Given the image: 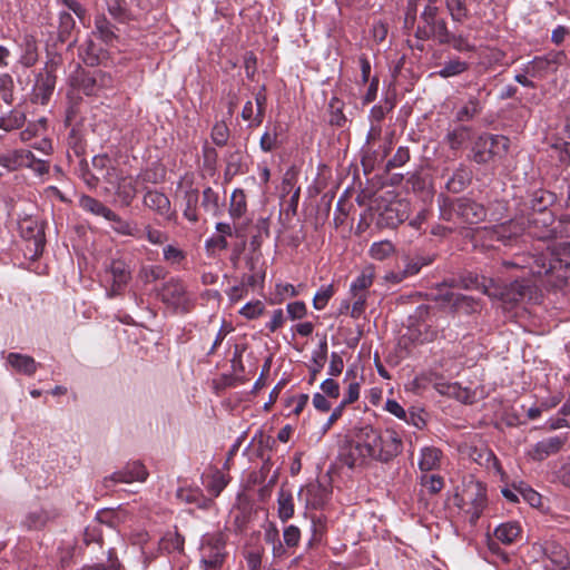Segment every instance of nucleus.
<instances>
[{
    "label": "nucleus",
    "instance_id": "1",
    "mask_svg": "<svg viewBox=\"0 0 570 570\" xmlns=\"http://www.w3.org/2000/svg\"><path fill=\"white\" fill-rule=\"evenodd\" d=\"M356 429L371 462L389 463L402 452L403 442L396 431L392 429L380 431L372 425Z\"/></svg>",
    "mask_w": 570,
    "mask_h": 570
},
{
    "label": "nucleus",
    "instance_id": "2",
    "mask_svg": "<svg viewBox=\"0 0 570 570\" xmlns=\"http://www.w3.org/2000/svg\"><path fill=\"white\" fill-rule=\"evenodd\" d=\"M453 503L462 511L469 523L475 525L488 507L485 485L472 478L463 481L462 487L458 488L453 495Z\"/></svg>",
    "mask_w": 570,
    "mask_h": 570
},
{
    "label": "nucleus",
    "instance_id": "3",
    "mask_svg": "<svg viewBox=\"0 0 570 570\" xmlns=\"http://www.w3.org/2000/svg\"><path fill=\"white\" fill-rule=\"evenodd\" d=\"M487 214L483 204L466 196L446 200L441 207V217L448 222L479 224L485 219Z\"/></svg>",
    "mask_w": 570,
    "mask_h": 570
},
{
    "label": "nucleus",
    "instance_id": "4",
    "mask_svg": "<svg viewBox=\"0 0 570 570\" xmlns=\"http://www.w3.org/2000/svg\"><path fill=\"white\" fill-rule=\"evenodd\" d=\"M228 535L216 530L203 534L199 546V564L203 570H222L226 558Z\"/></svg>",
    "mask_w": 570,
    "mask_h": 570
},
{
    "label": "nucleus",
    "instance_id": "5",
    "mask_svg": "<svg viewBox=\"0 0 570 570\" xmlns=\"http://www.w3.org/2000/svg\"><path fill=\"white\" fill-rule=\"evenodd\" d=\"M510 146V140L502 135L482 134L473 142L470 159L479 165H485L495 158L503 157Z\"/></svg>",
    "mask_w": 570,
    "mask_h": 570
},
{
    "label": "nucleus",
    "instance_id": "6",
    "mask_svg": "<svg viewBox=\"0 0 570 570\" xmlns=\"http://www.w3.org/2000/svg\"><path fill=\"white\" fill-rule=\"evenodd\" d=\"M422 24L415 30V38L419 40L434 39L438 41H445L448 37V22L440 16V8L438 6H425L420 16Z\"/></svg>",
    "mask_w": 570,
    "mask_h": 570
},
{
    "label": "nucleus",
    "instance_id": "7",
    "mask_svg": "<svg viewBox=\"0 0 570 570\" xmlns=\"http://www.w3.org/2000/svg\"><path fill=\"white\" fill-rule=\"evenodd\" d=\"M70 86L83 92L86 96H97L101 90L114 87V79L110 73L96 70L86 71L78 66L75 75L69 79Z\"/></svg>",
    "mask_w": 570,
    "mask_h": 570
},
{
    "label": "nucleus",
    "instance_id": "8",
    "mask_svg": "<svg viewBox=\"0 0 570 570\" xmlns=\"http://www.w3.org/2000/svg\"><path fill=\"white\" fill-rule=\"evenodd\" d=\"M338 461L350 469H365L370 466L371 461L366 454V449L363 448L360 433L355 428L351 439H346L340 445Z\"/></svg>",
    "mask_w": 570,
    "mask_h": 570
},
{
    "label": "nucleus",
    "instance_id": "9",
    "mask_svg": "<svg viewBox=\"0 0 570 570\" xmlns=\"http://www.w3.org/2000/svg\"><path fill=\"white\" fill-rule=\"evenodd\" d=\"M158 295L161 302L174 311L183 313L189 311L190 299L187 295L186 286L180 279L170 278L163 285Z\"/></svg>",
    "mask_w": 570,
    "mask_h": 570
},
{
    "label": "nucleus",
    "instance_id": "10",
    "mask_svg": "<svg viewBox=\"0 0 570 570\" xmlns=\"http://www.w3.org/2000/svg\"><path fill=\"white\" fill-rule=\"evenodd\" d=\"M0 165L13 171L22 167H31L39 174L48 170L45 161L37 160L30 150L16 149L0 155Z\"/></svg>",
    "mask_w": 570,
    "mask_h": 570
},
{
    "label": "nucleus",
    "instance_id": "11",
    "mask_svg": "<svg viewBox=\"0 0 570 570\" xmlns=\"http://www.w3.org/2000/svg\"><path fill=\"white\" fill-rule=\"evenodd\" d=\"M410 204L405 200H395L387 204L376 217L380 228H396L409 218Z\"/></svg>",
    "mask_w": 570,
    "mask_h": 570
},
{
    "label": "nucleus",
    "instance_id": "12",
    "mask_svg": "<svg viewBox=\"0 0 570 570\" xmlns=\"http://www.w3.org/2000/svg\"><path fill=\"white\" fill-rule=\"evenodd\" d=\"M19 230L22 238L29 242L30 250L33 256H38L43 252L46 238L43 224L32 217H24L19 222Z\"/></svg>",
    "mask_w": 570,
    "mask_h": 570
},
{
    "label": "nucleus",
    "instance_id": "13",
    "mask_svg": "<svg viewBox=\"0 0 570 570\" xmlns=\"http://www.w3.org/2000/svg\"><path fill=\"white\" fill-rule=\"evenodd\" d=\"M532 552L546 557L551 562V570H564L570 564L567 550L552 540L534 543Z\"/></svg>",
    "mask_w": 570,
    "mask_h": 570
},
{
    "label": "nucleus",
    "instance_id": "14",
    "mask_svg": "<svg viewBox=\"0 0 570 570\" xmlns=\"http://www.w3.org/2000/svg\"><path fill=\"white\" fill-rule=\"evenodd\" d=\"M444 285L450 287H461L463 289H478L482 292L484 295L490 297H497V294H493L492 288L495 287V282L492 278H488L485 276H479L473 273H468L460 276L458 279L445 281Z\"/></svg>",
    "mask_w": 570,
    "mask_h": 570
},
{
    "label": "nucleus",
    "instance_id": "15",
    "mask_svg": "<svg viewBox=\"0 0 570 570\" xmlns=\"http://www.w3.org/2000/svg\"><path fill=\"white\" fill-rule=\"evenodd\" d=\"M148 476V471L145 465L135 461L128 463L122 470L112 473L104 479L105 488H111L117 483H131L134 481L144 482Z\"/></svg>",
    "mask_w": 570,
    "mask_h": 570
},
{
    "label": "nucleus",
    "instance_id": "16",
    "mask_svg": "<svg viewBox=\"0 0 570 570\" xmlns=\"http://www.w3.org/2000/svg\"><path fill=\"white\" fill-rule=\"evenodd\" d=\"M111 275V285L107 292L108 297H115L120 295L129 281L131 279V272L128 265L120 259H114L108 268Z\"/></svg>",
    "mask_w": 570,
    "mask_h": 570
},
{
    "label": "nucleus",
    "instance_id": "17",
    "mask_svg": "<svg viewBox=\"0 0 570 570\" xmlns=\"http://www.w3.org/2000/svg\"><path fill=\"white\" fill-rule=\"evenodd\" d=\"M547 250V255L542 254L540 257L535 259V264L538 267L535 273L539 275L549 274L557 268V265H561V255L570 256V242L563 243L559 246H554L553 248L548 247Z\"/></svg>",
    "mask_w": 570,
    "mask_h": 570
},
{
    "label": "nucleus",
    "instance_id": "18",
    "mask_svg": "<svg viewBox=\"0 0 570 570\" xmlns=\"http://www.w3.org/2000/svg\"><path fill=\"white\" fill-rule=\"evenodd\" d=\"M567 442L566 436L554 435L537 442L531 450L529 456L534 461H543L547 458L559 453Z\"/></svg>",
    "mask_w": 570,
    "mask_h": 570
},
{
    "label": "nucleus",
    "instance_id": "19",
    "mask_svg": "<svg viewBox=\"0 0 570 570\" xmlns=\"http://www.w3.org/2000/svg\"><path fill=\"white\" fill-rule=\"evenodd\" d=\"M562 58V52L535 57L527 65L524 71L533 78H544L549 72H554L557 70L556 66L561 63Z\"/></svg>",
    "mask_w": 570,
    "mask_h": 570
},
{
    "label": "nucleus",
    "instance_id": "20",
    "mask_svg": "<svg viewBox=\"0 0 570 570\" xmlns=\"http://www.w3.org/2000/svg\"><path fill=\"white\" fill-rule=\"evenodd\" d=\"M144 205L167 220L176 219V212L171 209L169 198L158 190H148L144 196Z\"/></svg>",
    "mask_w": 570,
    "mask_h": 570
},
{
    "label": "nucleus",
    "instance_id": "21",
    "mask_svg": "<svg viewBox=\"0 0 570 570\" xmlns=\"http://www.w3.org/2000/svg\"><path fill=\"white\" fill-rule=\"evenodd\" d=\"M493 288V294H497V297L500 296L503 301L511 303L520 302L532 294L531 284L523 279L513 281L504 288H500L497 285Z\"/></svg>",
    "mask_w": 570,
    "mask_h": 570
},
{
    "label": "nucleus",
    "instance_id": "22",
    "mask_svg": "<svg viewBox=\"0 0 570 570\" xmlns=\"http://www.w3.org/2000/svg\"><path fill=\"white\" fill-rule=\"evenodd\" d=\"M554 202V195L548 190L539 189L535 190L530 200V207L533 214L541 216V222L548 226L552 225L553 216L548 212V207Z\"/></svg>",
    "mask_w": 570,
    "mask_h": 570
},
{
    "label": "nucleus",
    "instance_id": "23",
    "mask_svg": "<svg viewBox=\"0 0 570 570\" xmlns=\"http://www.w3.org/2000/svg\"><path fill=\"white\" fill-rule=\"evenodd\" d=\"M56 82L57 75H49L40 71L36 76V82L32 90L33 100L41 105L48 104L55 91Z\"/></svg>",
    "mask_w": 570,
    "mask_h": 570
},
{
    "label": "nucleus",
    "instance_id": "24",
    "mask_svg": "<svg viewBox=\"0 0 570 570\" xmlns=\"http://www.w3.org/2000/svg\"><path fill=\"white\" fill-rule=\"evenodd\" d=\"M78 55L90 67L99 66L107 59V52L90 38L79 46Z\"/></svg>",
    "mask_w": 570,
    "mask_h": 570
},
{
    "label": "nucleus",
    "instance_id": "25",
    "mask_svg": "<svg viewBox=\"0 0 570 570\" xmlns=\"http://www.w3.org/2000/svg\"><path fill=\"white\" fill-rule=\"evenodd\" d=\"M299 497H304L305 504L312 509H318L325 504L328 499V491L320 483H309L301 489Z\"/></svg>",
    "mask_w": 570,
    "mask_h": 570
},
{
    "label": "nucleus",
    "instance_id": "26",
    "mask_svg": "<svg viewBox=\"0 0 570 570\" xmlns=\"http://www.w3.org/2000/svg\"><path fill=\"white\" fill-rule=\"evenodd\" d=\"M403 261V272L406 275V277H413L417 275L421 269L425 266H429L433 264L435 261L434 254H413V255H405L402 258Z\"/></svg>",
    "mask_w": 570,
    "mask_h": 570
},
{
    "label": "nucleus",
    "instance_id": "27",
    "mask_svg": "<svg viewBox=\"0 0 570 570\" xmlns=\"http://www.w3.org/2000/svg\"><path fill=\"white\" fill-rule=\"evenodd\" d=\"M21 53L18 62L24 67L30 68L38 61V43L33 36L24 35L19 45Z\"/></svg>",
    "mask_w": 570,
    "mask_h": 570
},
{
    "label": "nucleus",
    "instance_id": "28",
    "mask_svg": "<svg viewBox=\"0 0 570 570\" xmlns=\"http://www.w3.org/2000/svg\"><path fill=\"white\" fill-rule=\"evenodd\" d=\"M199 191L197 188L189 186L183 195L181 206L184 217L195 224L199 220L198 214Z\"/></svg>",
    "mask_w": 570,
    "mask_h": 570
},
{
    "label": "nucleus",
    "instance_id": "29",
    "mask_svg": "<svg viewBox=\"0 0 570 570\" xmlns=\"http://www.w3.org/2000/svg\"><path fill=\"white\" fill-rule=\"evenodd\" d=\"M521 227L513 220H510L504 224L495 225L492 227L483 228V232L488 235L491 240H498L502 243H507L512 237H515L521 232Z\"/></svg>",
    "mask_w": 570,
    "mask_h": 570
},
{
    "label": "nucleus",
    "instance_id": "30",
    "mask_svg": "<svg viewBox=\"0 0 570 570\" xmlns=\"http://www.w3.org/2000/svg\"><path fill=\"white\" fill-rule=\"evenodd\" d=\"M375 278V267L370 264L362 268L360 275L352 282L350 287L351 295H365L368 297V288Z\"/></svg>",
    "mask_w": 570,
    "mask_h": 570
},
{
    "label": "nucleus",
    "instance_id": "31",
    "mask_svg": "<svg viewBox=\"0 0 570 570\" xmlns=\"http://www.w3.org/2000/svg\"><path fill=\"white\" fill-rule=\"evenodd\" d=\"M446 299L451 302V306L454 311L462 312L468 315L480 313L482 309L481 301L472 296L452 293L448 295Z\"/></svg>",
    "mask_w": 570,
    "mask_h": 570
},
{
    "label": "nucleus",
    "instance_id": "32",
    "mask_svg": "<svg viewBox=\"0 0 570 570\" xmlns=\"http://www.w3.org/2000/svg\"><path fill=\"white\" fill-rule=\"evenodd\" d=\"M472 170L465 166L460 165L446 181V188L449 191L458 194L464 190L472 181Z\"/></svg>",
    "mask_w": 570,
    "mask_h": 570
},
{
    "label": "nucleus",
    "instance_id": "33",
    "mask_svg": "<svg viewBox=\"0 0 570 570\" xmlns=\"http://www.w3.org/2000/svg\"><path fill=\"white\" fill-rule=\"evenodd\" d=\"M7 362L17 372L28 376H32L38 368V363L33 357L20 353H9Z\"/></svg>",
    "mask_w": 570,
    "mask_h": 570
},
{
    "label": "nucleus",
    "instance_id": "34",
    "mask_svg": "<svg viewBox=\"0 0 570 570\" xmlns=\"http://www.w3.org/2000/svg\"><path fill=\"white\" fill-rule=\"evenodd\" d=\"M442 451L435 446H425L421 450L419 468L421 472H431L439 469Z\"/></svg>",
    "mask_w": 570,
    "mask_h": 570
},
{
    "label": "nucleus",
    "instance_id": "35",
    "mask_svg": "<svg viewBox=\"0 0 570 570\" xmlns=\"http://www.w3.org/2000/svg\"><path fill=\"white\" fill-rule=\"evenodd\" d=\"M436 390L439 393L456 399L463 403H470L472 400V393L469 389L462 387L459 383H438Z\"/></svg>",
    "mask_w": 570,
    "mask_h": 570
},
{
    "label": "nucleus",
    "instance_id": "36",
    "mask_svg": "<svg viewBox=\"0 0 570 570\" xmlns=\"http://www.w3.org/2000/svg\"><path fill=\"white\" fill-rule=\"evenodd\" d=\"M521 534V527L517 521H508L498 525L494 537L503 544L513 543Z\"/></svg>",
    "mask_w": 570,
    "mask_h": 570
},
{
    "label": "nucleus",
    "instance_id": "37",
    "mask_svg": "<svg viewBox=\"0 0 570 570\" xmlns=\"http://www.w3.org/2000/svg\"><path fill=\"white\" fill-rule=\"evenodd\" d=\"M528 228L531 236L541 240L552 239L556 236V232L551 228V225L546 226L541 222V216L538 214H532L528 218Z\"/></svg>",
    "mask_w": 570,
    "mask_h": 570
},
{
    "label": "nucleus",
    "instance_id": "38",
    "mask_svg": "<svg viewBox=\"0 0 570 570\" xmlns=\"http://www.w3.org/2000/svg\"><path fill=\"white\" fill-rule=\"evenodd\" d=\"M445 41H440L439 45H450L458 52H474L476 47L472 43L468 36L459 32L448 31Z\"/></svg>",
    "mask_w": 570,
    "mask_h": 570
},
{
    "label": "nucleus",
    "instance_id": "39",
    "mask_svg": "<svg viewBox=\"0 0 570 570\" xmlns=\"http://www.w3.org/2000/svg\"><path fill=\"white\" fill-rule=\"evenodd\" d=\"M115 195L122 206L128 207L137 195V179L132 176H126L120 187L116 189Z\"/></svg>",
    "mask_w": 570,
    "mask_h": 570
},
{
    "label": "nucleus",
    "instance_id": "40",
    "mask_svg": "<svg viewBox=\"0 0 570 570\" xmlns=\"http://www.w3.org/2000/svg\"><path fill=\"white\" fill-rule=\"evenodd\" d=\"M95 30L99 38L107 45L112 43V41L118 38L116 35V26L112 24L105 14L96 16Z\"/></svg>",
    "mask_w": 570,
    "mask_h": 570
},
{
    "label": "nucleus",
    "instance_id": "41",
    "mask_svg": "<svg viewBox=\"0 0 570 570\" xmlns=\"http://www.w3.org/2000/svg\"><path fill=\"white\" fill-rule=\"evenodd\" d=\"M469 68V62L461 60L459 57H453L442 65V68L436 71V75L443 79H448L464 73Z\"/></svg>",
    "mask_w": 570,
    "mask_h": 570
},
{
    "label": "nucleus",
    "instance_id": "42",
    "mask_svg": "<svg viewBox=\"0 0 570 570\" xmlns=\"http://www.w3.org/2000/svg\"><path fill=\"white\" fill-rule=\"evenodd\" d=\"M470 139L471 128L468 126H458L445 135V141L452 150L460 149Z\"/></svg>",
    "mask_w": 570,
    "mask_h": 570
},
{
    "label": "nucleus",
    "instance_id": "43",
    "mask_svg": "<svg viewBox=\"0 0 570 570\" xmlns=\"http://www.w3.org/2000/svg\"><path fill=\"white\" fill-rule=\"evenodd\" d=\"M278 517L285 522L294 515V498L289 490L281 488L277 498Z\"/></svg>",
    "mask_w": 570,
    "mask_h": 570
},
{
    "label": "nucleus",
    "instance_id": "44",
    "mask_svg": "<svg viewBox=\"0 0 570 570\" xmlns=\"http://www.w3.org/2000/svg\"><path fill=\"white\" fill-rule=\"evenodd\" d=\"M79 206L83 210H86L92 215H96V216H101L106 219L111 216V212H112L110 208L105 206L100 200H98L91 196H88V195H83L80 197Z\"/></svg>",
    "mask_w": 570,
    "mask_h": 570
},
{
    "label": "nucleus",
    "instance_id": "45",
    "mask_svg": "<svg viewBox=\"0 0 570 570\" xmlns=\"http://www.w3.org/2000/svg\"><path fill=\"white\" fill-rule=\"evenodd\" d=\"M185 539L178 532L166 533L158 542V550L167 553L183 552Z\"/></svg>",
    "mask_w": 570,
    "mask_h": 570
},
{
    "label": "nucleus",
    "instance_id": "46",
    "mask_svg": "<svg viewBox=\"0 0 570 570\" xmlns=\"http://www.w3.org/2000/svg\"><path fill=\"white\" fill-rule=\"evenodd\" d=\"M247 212L246 195L243 189H235L230 196L229 215L234 220L240 219Z\"/></svg>",
    "mask_w": 570,
    "mask_h": 570
},
{
    "label": "nucleus",
    "instance_id": "47",
    "mask_svg": "<svg viewBox=\"0 0 570 570\" xmlns=\"http://www.w3.org/2000/svg\"><path fill=\"white\" fill-rule=\"evenodd\" d=\"M200 207L214 217L220 214L219 195L212 187L203 190Z\"/></svg>",
    "mask_w": 570,
    "mask_h": 570
},
{
    "label": "nucleus",
    "instance_id": "48",
    "mask_svg": "<svg viewBox=\"0 0 570 570\" xmlns=\"http://www.w3.org/2000/svg\"><path fill=\"white\" fill-rule=\"evenodd\" d=\"M47 60L41 71L49 75H57V71L63 65V58L61 52L57 48V42L53 46H47L46 51Z\"/></svg>",
    "mask_w": 570,
    "mask_h": 570
},
{
    "label": "nucleus",
    "instance_id": "49",
    "mask_svg": "<svg viewBox=\"0 0 570 570\" xmlns=\"http://www.w3.org/2000/svg\"><path fill=\"white\" fill-rule=\"evenodd\" d=\"M482 106L476 97H470L468 102L456 112L455 119L460 122L472 120L480 115Z\"/></svg>",
    "mask_w": 570,
    "mask_h": 570
},
{
    "label": "nucleus",
    "instance_id": "50",
    "mask_svg": "<svg viewBox=\"0 0 570 570\" xmlns=\"http://www.w3.org/2000/svg\"><path fill=\"white\" fill-rule=\"evenodd\" d=\"M75 26L76 22L71 13L67 11L60 12L57 42L62 46L69 39Z\"/></svg>",
    "mask_w": 570,
    "mask_h": 570
},
{
    "label": "nucleus",
    "instance_id": "51",
    "mask_svg": "<svg viewBox=\"0 0 570 570\" xmlns=\"http://www.w3.org/2000/svg\"><path fill=\"white\" fill-rule=\"evenodd\" d=\"M24 121V112L18 109H13L9 112V115L0 117V129H3L4 131L19 129L23 126Z\"/></svg>",
    "mask_w": 570,
    "mask_h": 570
},
{
    "label": "nucleus",
    "instance_id": "52",
    "mask_svg": "<svg viewBox=\"0 0 570 570\" xmlns=\"http://www.w3.org/2000/svg\"><path fill=\"white\" fill-rule=\"evenodd\" d=\"M452 21L462 23L469 17L465 0H444Z\"/></svg>",
    "mask_w": 570,
    "mask_h": 570
},
{
    "label": "nucleus",
    "instance_id": "53",
    "mask_svg": "<svg viewBox=\"0 0 570 570\" xmlns=\"http://www.w3.org/2000/svg\"><path fill=\"white\" fill-rule=\"evenodd\" d=\"M255 104H256V114L253 118V121L248 124L249 128H255L262 125L265 116L266 105H267V95L265 86H262L261 89L255 94Z\"/></svg>",
    "mask_w": 570,
    "mask_h": 570
},
{
    "label": "nucleus",
    "instance_id": "54",
    "mask_svg": "<svg viewBox=\"0 0 570 570\" xmlns=\"http://www.w3.org/2000/svg\"><path fill=\"white\" fill-rule=\"evenodd\" d=\"M395 253V246L391 240L375 242L371 245L368 254L373 259L384 261Z\"/></svg>",
    "mask_w": 570,
    "mask_h": 570
},
{
    "label": "nucleus",
    "instance_id": "55",
    "mask_svg": "<svg viewBox=\"0 0 570 570\" xmlns=\"http://www.w3.org/2000/svg\"><path fill=\"white\" fill-rule=\"evenodd\" d=\"M420 484L422 488L426 489L430 494H436L443 489L444 479L439 474L422 472Z\"/></svg>",
    "mask_w": 570,
    "mask_h": 570
},
{
    "label": "nucleus",
    "instance_id": "56",
    "mask_svg": "<svg viewBox=\"0 0 570 570\" xmlns=\"http://www.w3.org/2000/svg\"><path fill=\"white\" fill-rule=\"evenodd\" d=\"M344 104L336 97L330 101V124L336 127H344L347 122V118L343 112Z\"/></svg>",
    "mask_w": 570,
    "mask_h": 570
},
{
    "label": "nucleus",
    "instance_id": "57",
    "mask_svg": "<svg viewBox=\"0 0 570 570\" xmlns=\"http://www.w3.org/2000/svg\"><path fill=\"white\" fill-rule=\"evenodd\" d=\"M265 540L272 544V552L275 559H282L286 557L287 550L279 540V534L276 529H272L265 532Z\"/></svg>",
    "mask_w": 570,
    "mask_h": 570
},
{
    "label": "nucleus",
    "instance_id": "58",
    "mask_svg": "<svg viewBox=\"0 0 570 570\" xmlns=\"http://www.w3.org/2000/svg\"><path fill=\"white\" fill-rule=\"evenodd\" d=\"M107 220L115 223L114 230L116 233L125 236H137V228L132 227V225L129 222L124 220L115 212H111V216L108 217Z\"/></svg>",
    "mask_w": 570,
    "mask_h": 570
},
{
    "label": "nucleus",
    "instance_id": "59",
    "mask_svg": "<svg viewBox=\"0 0 570 570\" xmlns=\"http://www.w3.org/2000/svg\"><path fill=\"white\" fill-rule=\"evenodd\" d=\"M264 556V548L258 546L254 547L244 553L248 570H261L262 559Z\"/></svg>",
    "mask_w": 570,
    "mask_h": 570
},
{
    "label": "nucleus",
    "instance_id": "60",
    "mask_svg": "<svg viewBox=\"0 0 570 570\" xmlns=\"http://www.w3.org/2000/svg\"><path fill=\"white\" fill-rule=\"evenodd\" d=\"M228 484V479L220 471L216 470L212 476L210 480L207 483V489L209 493L214 497H218L220 492L226 488Z\"/></svg>",
    "mask_w": 570,
    "mask_h": 570
},
{
    "label": "nucleus",
    "instance_id": "61",
    "mask_svg": "<svg viewBox=\"0 0 570 570\" xmlns=\"http://www.w3.org/2000/svg\"><path fill=\"white\" fill-rule=\"evenodd\" d=\"M108 12L118 22L125 23L129 20V12L121 0H110Z\"/></svg>",
    "mask_w": 570,
    "mask_h": 570
},
{
    "label": "nucleus",
    "instance_id": "62",
    "mask_svg": "<svg viewBox=\"0 0 570 570\" xmlns=\"http://www.w3.org/2000/svg\"><path fill=\"white\" fill-rule=\"evenodd\" d=\"M333 295L334 286L332 284L321 287L313 298L314 308L323 309Z\"/></svg>",
    "mask_w": 570,
    "mask_h": 570
},
{
    "label": "nucleus",
    "instance_id": "63",
    "mask_svg": "<svg viewBox=\"0 0 570 570\" xmlns=\"http://www.w3.org/2000/svg\"><path fill=\"white\" fill-rule=\"evenodd\" d=\"M47 521H48V514L42 510H38V511L30 512L26 517L24 524L30 530H37V529H41L42 527H45Z\"/></svg>",
    "mask_w": 570,
    "mask_h": 570
},
{
    "label": "nucleus",
    "instance_id": "64",
    "mask_svg": "<svg viewBox=\"0 0 570 570\" xmlns=\"http://www.w3.org/2000/svg\"><path fill=\"white\" fill-rule=\"evenodd\" d=\"M229 129L224 121L216 122L212 129V139L215 145L223 147L227 144Z\"/></svg>",
    "mask_w": 570,
    "mask_h": 570
}]
</instances>
